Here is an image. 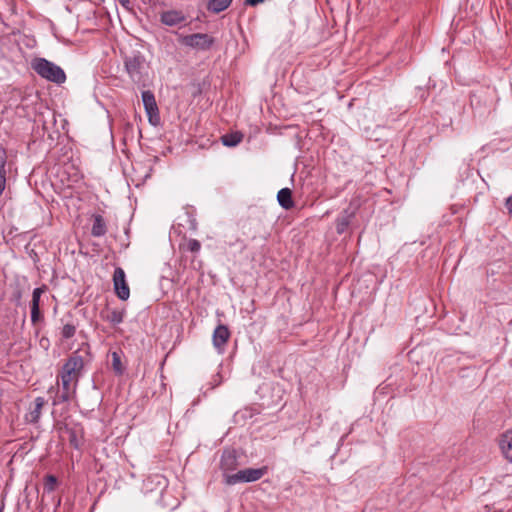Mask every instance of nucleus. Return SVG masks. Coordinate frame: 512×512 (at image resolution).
Listing matches in <instances>:
<instances>
[{"label":"nucleus","mask_w":512,"mask_h":512,"mask_svg":"<svg viewBox=\"0 0 512 512\" xmlns=\"http://www.w3.org/2000/svg\"><path fill=\"white\" fill-rule=\"evenodd\" d=\"M88 358V350L73 352L63 364L58 378H65L78 383Z\"/></svg>","instance_id":"obj_1"},{"label":"nucleus","mask_w":512,"mask_h":512,"mask_svg":"<svg viewBox=\"0 0 512 512\" xmlns=\"http://www.w3.org/2000/svg\"><path fill=\"white\" fill-rule=\"evenodd\" d=\"M31 67L39 76L48 81L61 84L66 80L64 70L60 66L48 61L45 58L34 59L31 62Z\"/></svg>","instance_id":"obj_2"},{"label":"nucleus","mask_w":512,"mask_h":512,"mask_svg":"<svg viewBox=\"0 0 512 512\" xmlns=\"http://www.w3.org/2000/svg\"><path fill=\"white\" fill-rule=\"evenodd\" d=\"M268 469L266 466L261 468H246L243 470H239L235 474H225L224 482L227 485H235L237 483H248L255 482L261 479L266 473Z\"/></svg>","instance_id":"obj_3"},{"label":"nucleus","mask_w":512,"mask_h":512,"mask_svg":"<svg viewBox=\"0 0 512 512\" xmlns=\"http://www.w3.org/2000/svg\"><path fill=\"white\" fill-rule=\"evenodd\" d=\"M180 43L184 46L206 51L214 44V39L206 33H195L180 37Z\"/></svg>","instance_id":"obj_4"},{"label":"nucleus","mask_w":512,"mask_h":512,"mask_svg":"<svg viewBox=\"0 0 512 512\" xmlns=\"http://www.w3.org/2000/svg\"><path fill=\"white\" fill-rule=\"evenodd\" d=\"M58 379L59 388L56 392L55 397L53 398V405H58L73 400L76 395V389L78 386L77 382L71 381L69 379Z\"/></svg>","instance_id":"obj_5"},{"label":"nucleus","mask_w":512,"mask_h":512,"mask_svg":"<svg viewBox=\"0 0 512 512\" xmlns=\"http://www.w3.org/2000/svg\"><path fill=\"white\" fill-rule=\"evenodd\" d=\"M125 69L133 82L138 83L142 80L143 69L145 68V59L139 54L127 56L124 61Z\"/></svg>","instance_id":"obj_6"},{"label":"nucleus","mask_w":512,"mask_h":512,"mask_svg":"<svg viewBox=\"0 0 512 512\" xmlns=\"http://www.w3.org/2000/svg\"><path fill=\"white\" fill-rule=\"evenodd\" d=\"M113 286L119 299L125 301L130 297V289L126 281V275L121 267H117L114 271Z\"/></svg>","instance_id":"obj_7"},{"label":"nucleus","mask_w":512,"mask_h":512,"mask_svg":"<svg viewBox=\"0 0 512 512\" xmlns=\"http://www.w3.org/2000/svg\"><path fill=\"white\" fill-rule=\"evenodd\" d=\"M230 338V331L225 325H218L212 335L213 346L219 353L225 351V346Z\"/></svg>","instance_id":"obj_8"},{"label":"nucleus","mask_w":512,"mask_h":512,"mask_svg":"<svg viewBox=\"0 0 512 512\" xmlns=\"http://www.w3.org/2000/svg\"><path fill=\"white\" fill-rule=\"evenodd\" d=\"M160 20L164 25L177 26L186 21L185 15L178 10H168L161 14Z\"/></svg>","instance_id":"obj_9"},{"label":"nucleus","mask_w":512,"mask_h":512,"mask_svg":"<svg viewBox=\"0 0 512 512\" xmlns=\"http://www.w3.org/2000/svg\"><path fill=\"white\" fill-rule=\"evenodd\" d=\"M499 446L504 457L512 462V430H508L501 435Z\"/></svg>","instance_id":"obj_10"},{"label":"nucleus","mask_w":512,"mask_h":512,"mask_svg":"<svg viewBox=\"0 0 512 512\" xmlns=\"http://www.w3.org/2000/svg\"><path fill=\"white\" fill-rule=\"evenodd\" d=\"M355 215L354 210L345 209L336 220V231L338 234H342L346 231Z\"/></svg>","instance_id":"obj_11"},{"label":"nucleus","mask_w":512,"mask_h":512,"mask_svg":"<svg viewBox=\"0 0 512 512\" xmlns=\"http://www.w3.org/2000/svg\"><path fill=\"white\" fill-rule=\"evenodd\" d=\"M277 200L279 205L288 210L294 206V202L292 200V192L289 188H283L279 190L277 194Z\"/></svg>","instance_id":"obj_12"},{"label":"nucleus","mask_w":512,"mask_h":512,"mask_svg":"<svg viewBox=\"0 0 512 512\" xmlns=\"http://www.w3.org/2000/svg\"><path fill=\"white\" fill-rule=\"evenodd\" d=\"M106 232H107V226H106L104 218L99 214L94 215L91 234L94 237H101V236H104L106 234Z\"/></svg>","instance_id":"obj_13"},{"label":"nucleus","mask_w":512,"mask_h":512,"mask_svg":"<svg viewBox=\"0 0 512 512\" xmlns=\"http://www.w3.org/2000/svg\"><path fill=\"white\" fill-rule=\"evenodd\" d=\"M44 404H45L44 398L37 397L35 399V406H34L33 410H31L27 416V419L30 422H32V423L38 422V420L41 416V411H42Z\"/></svg>","instance_id":"obj_14"},{"label":"nucleus","mask_w":512,"mask_h":512,"mask_svg":"<svg viewBox=\"0 0 512 512\" xmlns=\"http://www.w3.org/2000/svg\"><path fill=\"white\" fill-rule=\"evenodd\" d=\"M237 460L232 453H225L221 459V468L224 471V475L227 471L233 470L236 467Z\"/></svg>","instance_id":"obj_15"},{"label":"nucleus","mask_w":512,"mask_h":512,"mask_svg":"<svg viewBox=\"0 0 512 512\" xmlns=\"http://www.w3.org/2000/svg\"><path fill=\"white\" fill-rule=\"evenodd\" d=\"M232 0H210L208 3V10L214 13H220L227 9Z\"/></svg>","instance_id":"obj_16"},{"label":"nucleus","mask_w":512,"mask_h":512,"mask_svg":"<svg viewBox=\"0 0 512 512\" xmlns=\"http://www.w3.org/2000/svg\"><path fill=\"white\" fill-rule=\"evenodd\" d=\"M221 139L224 146L234 147L241 142L242 135L240 133L226 134Z\"/></svg>","instance_id":"obj_17"},{"label":"nucleus","mask_w":512,"mask_h":512,"mask_svg":"<svg viewBox=\"0 0 512 512\" xmlns=\"http://www.w3.org/2000/svg\"><path fill=\"white\" fill-rule=\"evenodd\" d=\"M124 310H111L107 313L105 319L113 325L120 324L124 319Z\"/></svg>","instance_id":"obj_18"},{"label":"nucleus","mask_w":512,"mask_h":512,"mask_svg":"<svg viewBox=\"0 0 512 512\" xmlns=\"http://www.w3.org/2000/svg\"><path fill=\"white\" fill-rule=\"evenodd\" d=\"M146 114L148 116L149 122L152 125H157L159 123L160 117H159V110L157 105L150 106L145 108Z\"/></svg>","instance_id":"obj_19"},{"label":"nucleus","mask_w":512,"mask_h":512,"mask_svg":"<svg viewBox=\"0 0 512 512\" xmlns=\"http://www.w3.org/2000/svg\"><path fill=\"white\" fill-rule=\"evenodd\" d=\"M112 367L116 374L121 375L124 371V367L121 362V357L119 353H112Z\"/></svg>","instance_id":"obj_20"},{"label":"nucleus","mask_w":512,"mask_h":512,"mask_svg":"<svg viewBox=\"0 0 512 512\" xmlns=\"http://www.w3.org/2000/svg\"><path fill=\"white\" fill-rule=\"evenodd\" d=\"M142 101L144 108L157 105L154 94L149 90L142 92Z\"/></svg>","instance_id":"obj_21"},{"label":"nucleus","mask_w":512,"mask_h":512,"mask_svg":"<svg viewBox=\"0 0 512 512\" xmlns=\"http://www.w3.org/2000/svg\"><path fill=\"white\" fill-rule=\"evenodd\" d=\"M46 287H38L33 290L31 306H40L41 295L45 292Z\"/></svg>","instance_id":"obj_22"},{"label":"nucleus","mask_w":512,"mask_h":512,"mask_svg":"<svg viewBox=\"0 0 512 512\" xmlns=\"http://www.w3.org/2000/svg\"><path fill=\"white\" fill-rule=\"evenodd\" d=\"M76 327L73 324H65L62 328L61 335L64 339H70L75 335Z\"/></svg>","instance_id":"obj_23"},{"label":"nucleus","mask_w":512,"mask_h":512,"mask_svg":"<svg viewBox=\"0 0 512 512\" xmlns=\"http://www.w3.org/2000/svg\"><path fill=\"white\" fill-rule=\"evenodd\" d=\"M57 479L53 475H47L45 478L44 488L47 492H52L55 489Z\"/></svg>","instance_id":"obj_24"},{"label":"nucleus","mask_w":512,"mask_h":512,"mask_svg":"<svg viewBox=\"0 0 512 512\" xmlns=\"http://www.w3.org/2000/svg\"><path fill=\"white\" fill-rule=\"evenodd\" d=\"M6 152L4 149H0V175H6Z\"/></svg>","instance_id":"obj_25"},{"label":"nucleus","mask_w":512,"mask_h":512,"mask_svg":"<svg viewBox=\"0 0 512 512\" xmlns=\"http://www.w3.org/2000/svg\"><path fill=\"white\" fill-rule=\"evenodd\" d=\"M201 248V244L198 240L196 239H190L188 241V250L191 251V252H198Z\"/></svg>","instance_id":"obj_26"},{"label":"nucleus","mask_w":512,"mask_h":512,"mask_svg":"<svg viewBox=\"0 0 512 512\" xmlns=\"http://www.w3.org/2000/svg\"><path fill=\"white\" fill-rule=\"evenodd\" d=\"M40 319V306H31V321L38 322Z\"/></svg>","instance_id":"obj_27"},{"label":"nucleus","mask_w":512,"mask_h":512,"mask_svg":"<svg viewBox=\"0 0 512 512\" xmlns=\"http://www.w3.org/2000/svg\"><path fill=\"white\" fill-rule=\"evenodd\" d=\"M6 187V175H0V196L3 194Z\"/></svg>","instance_id":"obj_28"},{"label":"nucleus","mask_w":512,"mask_h":512,"mask_svg":"<svg viewBox=\"0 0 512 512\" xmlns=\"http://www.w3.org/2000/svg\"><path fill=\"white\" fill-rule=\"evenodd\" d=\"M265 0H245L244 4L247 6H256L260 3H263Z\"/></svg>","instance_id":"obj_29"},{"label":"nucleus","mask_w":512,"mask_h":512,"mask_svg":"<svg viewBox=\"0 0 512 512\" xmlns=\"http://www.w3.org/2000/svg\"><path fill=\"white\" fill-rule=\"evenodd\" d=\"M505 205H506L507 210L510 213H512V196L507 198Z\"/></svg>","instance_id":"obj_30"}]
</instances>
